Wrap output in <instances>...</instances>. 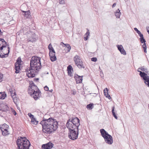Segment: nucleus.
I'll list each match as a JSON object with an SVG mask.
<instances>
[{
    "label": "nucleus",
    "instance_id": "1",
    "mask_svg": "<svg viewBox=\"0 0 149 149\" xmlns=\"http://www.w3.org/2000/svg\"><path fill=\"white\" fill-rule=\"evenodd\" d=\"M40 124L42 125L43 132L48 134L54 133L58 127V122L52 117L48 119L43 118Z\"/></svg>",
    "mask_w": 149,
    "mask_h": 149
},
{
    "label": "nucleus",
    "instance_id": "2",
    "mask_svg": "<svg viewBox=\"0 0 149 149\" xmlns=\"http://www.w3.org/2000/svg\"><path fill=\"white\" fill-rule=\"evenodd\" d=\"M41 58L37 56H33L30 60V67L27 70L26 73L29 78H33L35 77L36 74L41 68L40 62Z\"/></svg>",
    "mask_w": 149,
    "mask_h": 149
},
{
    "label": "nucleus",
    "instance_id": "3",
    "mask_svg": "<svg viewBox=\"0 0 149 149\" xmlns=\"http://www.w3.org/2000/svg\"><path fill=\"white\" fill-rule=\"evenodd\" d=\"M17 149H29L31 144L29 140L25 137H18L16 141Z\"/></svg>",
    "mask_w": 149,
    "mask_h": 149
},
{
    "label": "nucleus",
    "instance_id": "4",
    "mask_svg": "<svg viewBox=\"0 0 149 149\" xmlns=\"http://www.w3.org/2000/svg\"><path fill=\"white\" fill-rule=\"evenodd\" d=\"M28 92L36 100L40 97L39 95L40 94H41L40 91L36 85H32L29 86Z\"/></svg>",
    "mask_w": 149,
    "mask_h": 149
},
{
    "label": "nucleus",
    "instance_id": "5",
    "mask_svg": "<svg viewBox=\"0 0 149 149\" xmlns=\"http://www.w3.org/2000/svg\"><path fill=\"white\" fill-rule=\"evenodd\" d=\"M80 125V120L77 117H73L68 120L66 125L67 128H77L78 130Z\"/></svg>",
    "mask_w": 149,
    "mask_h": 149
},
{
    "label": "nucleus",
    "instance_id": "6",
    "mask_svg": "<svg viewBox=\"0 0 149 149\" xmlns=\"http://www.w3.org/2000/svg\"><path fill=\"white\" fill-rule=\"evenodd\" d=\"M69 130L68 136L69 138L72 140L77 139L79 134V129L77 128H68Z\"/></svg>",
    "mask_w": 149,
    "mask_h": 149
},
{
    "label": "nucleus",
    "instance_id": "7",
    "mask_svg": "<svg viewBox=\"0 0 149 149\" xmlns=\"http://www.w3.org/2000/svg\"><path fill=\"white\" fill-rule=\"evenodd\" d=\"M74 60L75 64L80 69L82 68L84 69L85 68L84 65L83 64V62L80 59V57L79 56L76 55L74 57Z\"/></svg>",
    "mask_w": 149,
    "mask_h": 149
},
{
    "label": "nucleus",
    "instance_id": "8",
    "mask_svg": "<svg viewBox=\"0 0 149 149\" xmlns=\"http://www.w3.org/2000/svg\"><path fill=\"white\" fill-rule=\"evenodd\" d=\"M139 68L137 70V71L139 72V75L142 79L144 80L145 84L149 87V76L147 74L144 72H142L139 70Z\"/></svg>",
    "mask_w": 149,
    "mask_h": 149
},
{
    "label": "nucleus",
    "instance_id": "9",
    "mask_svg": "<svg viewBox=\"0 0 149 149\" xmlns=\"http://www.w3.org/2000/svg\"><path fill=\"white\" fill-rule=\"evenodd\" d=\"M8 49V52L7 53L5 54L3 52V47L1 46L0 47V58H3L8 56V55L10 52V47H9L7 48Z\"/></svg>",
    "mask_w": 149,
    "mask_h": 149
},
{
    "label": "nucleus",
    "instance_id": "10",
    "mask_svg": "<svg viewBox=\"0 0 149 149\" xmlns=\"http://www.w3.org/2000/svg\"><path fill=\"white\" fill-rule=\"evenodd\" d=\"M54 144L49 142L45 144H43L42 146V149H50L53 147Z\"/></svg>",
    "mask_w": 149,
    "mask_h": 149
},
{
    "label": "nucleus",
    "instance_id": "11",
    "mask_svg": "<svg viewBox=\"0 0 149 149\" xmlns=\"http://www.w3.org/2000/svg\"><path fill=\"white\" fill-rule=\"evenodd\" d=\"M83 76H80L76 74H74V78L77 84L82 83V81Z\"/></svg>",
    "mask_w": 149,
    "mask_h": 149
},
{
    "label": "nucleus",
    "instance_id": "12",
    "mask_svg": "<svg viewBox=\"0 0 149 149\" xmlns=\"http://www.w3.org/2000/svg\"><path fill=\"white\" fill-rule=\"evenodd\" d=\"M105 141L108 144H111L113 142V139L112 136L110 135H108L106 138L104 139Z\"/></svg>",
    "mask_w": 149,
    "mask_h": 149
},
{
    "label": "nucleus",
    "instance_id": "13",
    "mask_svg": "<svg viewBox=\"0 0 149 149\" xmlns=\"http://www.w3.org/2000/svg\"><path fill=\"white\" fill-rule=\"evenodd\" d=\"M116 47L118 48V50L122 54L124 55H126V51L123 48L122 45H117Z\"/></svg>",
    "mask_w": 149,
    "mask_h": 149
},
{
    "label": "nucleus",
    "instance_id": "14",
    "mask_svg": "<svg viewBox=\"0 0 149 149\" xmlns=\"http://www.w3.org/2000/svg\"><path fill=\"white\" fill-rule=\"evenodd\" d=\"M100 132L102 136L104 139L106 138L109 134L103 129L100 130Z\"/></svg>",
    "mask_w": 149,
    "mask_h": 149
},
{
    "label": "nucleus",
    "instance_id": "15",
    "mask_svg": "<svg viewBox=\"0 0 149 149\" xmlns=\"http://www.w3.org/2000/svg\"><path fill=\"white\" fill-rule=\"evenodd\" d=\"M21 64H17V63H15V73H18L19 72V70H20V65Z\"/></svg>",
    "mask_w": 149,
    "mask_h": 149
},
{
    "label": "nucleus",
    "instance_id": "16",
    "mask_svg": "<svg viewBox=\"0 0 149 149\" xmlns=\"http://www.w3.org/2000/svg\"><path fill=\"white\" fill-rule=\"evenodd\" d=\"M2 110L4 111H6L9 109V108L6 104H1Z\"/></svg>",
    "mask_w": 149,
    "mask_h": 149
},
{
    "label": "nucleus",
    "instance_id": "17",
    "mask_svg": "<svg viewBox=\"0 0 149 149\" xmlns=\"http://www.w3.org/2000/svg\"><path fill=\"white\" fill-rule=\"evenodd\" d=\"M36 40V38L34 36L29 37L27 39L28 42H35Z\"/></svg>",
    "mask_w": 149,
    "mask_h": 149
},
{
    "label": "nucleus",
    "instance_id": "18",
    "mask_svg": "<svg viewBox=\"0 0 149 149\" xmlns=\"http://www.w3.org/2000/svg\"><path fill=\"white\" fill-rule=\"evenodd\" d=\"M6 96V94L5 92H0V99L3 100Z\"/></svg>",
    "mask_w": 149,
    "mask_h": 149
},
{
    "label": "nucleus",
    "instance_id": "19",
    "mask_svg": "<svg viewBox=\"0 0 149 149\" xmlns=\"http://www.w3.org/2000/svg\"><path fill=\"white\" fill-rule=\"evenodd\" d=\"M2 134L3 135L6 136L9 134V131L7 129H5L1 131Z\"/></svg>",
    "mask_w": 149,
    "mask_h": 149
},
{
    "label": "nucleus",
    "instance_id": "20",
    "mask_svg": "<svg viewBox=\"0 0 149 149\" xmlns=\"http://www.w3.org/2000/svg\"><path fill=\"white\" fill-rule=\"evenodd\" d=\"M8 126L6 124L0 125V128L1 131H2V130H3L5 129L8 128Z\"/></svg>",
    "mask_w": 149,
    "mask_h": 149
},
{
    "label": "nucleus",
    "instance_id": "21",
    "mask_svg": "<svg viewBox=\"0 0 149 149\" xmlns=\"http://www.w3.org/2000/svg\"><path fill=\"white\" fill-rule=\"evenodd\" d=\"M121 14V13L120 12V10L119 9H118L115 13V15L116 18H120Z\"/></svg>",
    "mask_w": 149,
    "mask_h": 149
},
{
    "label": "nucleus",
    "instance_id": "22",
    "mask_svg": "<svg viewBox=\"0 0 149 149\" xmlns=\"http://www.w3.org/2000/svg\"><path fill=\"white\" fill-rule=\"evenodd\" d=\"M24 17L26 18H30V12L29 10L26 11V12L24 14Z\"/></svg>",
    "mask_w": 149,
    "mask_h": 149
},
{
    "label": "nucleus",
    "instance_id": "23",
    "mask_svg": "<svg viewBox=\"0 0 149 149\" xmlns=\"http://www.w3.org/2000/svg\"><path fill=\"white\" fill-rule=\"evenodd\" d=\"M114 107H113L112 108V113L113 116L116 119H117L118 117L114 111Z\"/></svg>",
    "mask_w": 149,
    "mask_h": 149
},
{
    "label": "nucleus",
    "instance_id": "24",
    "mask_svg": "<svg viewBox=\"0 0 149 149\" xmlns=\"http://www.w3.org/2000/svg\"><path fill=\"white\" fill-rule=\"evenodd\" d=\"M38 122V121H37L36 119L34 117L31 119V122L33 124L36 125L37 124Z\"/></svg>",
    "mask_w": 149,
    "mask_h": 149
},
{
    "label": "nucleus",
    "instance_id": "25",
    "mask_svg": "<svg viewBox=\"0 0 149 149\" xmlns=\"http://www.w3.org/2000/svg\"><path fill=\"white\" fill-rule=\"evenodd\" d=\"M61 43H63L64 45H65L66 47H67V51H68V52H70V51L71 49V47L70 46V45H69L68 44H65L63 43V42H61Z\"/></svg>",
    "mask_w": 149,
    "mask_h": 149
},
{
    "label": "nucleus",
    "instance_id": "26",
    "mask_svg": "<svg viewBox=\"0 0 149 149\" xmlns=\"http://www.w3.org/2000/svg\"><path fill=\"white\" fill-rule=\"evenodd\" d=\"M86 107L88 109H92L93 108V103L89 104L87 105Z\"/></svg>",
    "mask_w": 149,
    "mask_h": 149
},
{
    "label": "nucleus",
    "instance_id": "27",
    "mask_svg": "<svg viewBox=\"0 0 149 149\" xmlns=\"http://www.w3.org/2000/svg\"><path fill=\"white\" fill-rule=\"evenodd\" d=\"M50 59L53 62L56 60V58L55 55H53L52 56H50Z\"/></svg>",
    "mask_w": 149,
    "mask_h": 149
},
{
    "label": "nucleus",
    "instance_id": "28",
    "mask_svg": "<svg viewBox=\"0 0 149 149\" xmlns=\"http://www.w3.org/2000/svg\"><path fill=\"white\" fill-rule=\"evenodd\" d=\"M139 69H140L141 70H142V71L143 72H144L145 73H148V70L146 69H145L143 67H140L139 68Z\"/></svg>",
    "mask_w": 149,
    "mask_h": 149
},
{
    "label": "nucleus",
    "instance_id": "29",
    "mask_svg": "<svg viewBox=\"0 0 149 149\" xmlns=\"http://www.w3.org/2000/svg\"><path fill=\"white\" fill-rule=\"evenodd\" d=\"M12 90H11V91L10 90V93L11 96L12 98H13V97H15L16 96V94L15 92H14V93H13L12 92Z\"/></svg>",
    "mask_w": 149,
    "mask_h": 149
},
{
    "label": "nucleus",
    "instance_id": "30",
    "mask_svg": "<svg viewBox=\"0 0 149 149\" xmlns=\"http://www.w3.org/2000/svg\"><path fill=\"white\" fill-rule=\"evenodd\" d=\"M142 47L143 48L144 52L145 53H147L146 49L147 47L146 45V44H143L142 45Z\"/></svg>",
    "mask_w": 149,
    "mask_h": 149
},
{
    "label": "nucleus",
    "instance_id": "31",
    "mask_svg": "<svg viewBox=\"0 0 149 149\" xmlns=\"http://www.w3.org/2000/svg\"><path fill=\"white\" fill-rule=\"evenodd\" d=\"M21 62H22V61L21 58L19 57L17 59V62L15 63H17V64H21Z\"/></svg>",
    "mask_w": 149,
    "mask_h": 149
},
{
    "label": "nucleus",
    "instance_id": "32",
    "mask_svg": "<svg viewBox=\"0 0 149 149\" xmlns=\"http://www.w3.org/2000/svg\"><path fill=\"white\" fill-rule=\"evenodd\" d=\"M72 71L73 72V68L71 65H69L67 67V71Z\"/></svg>",
    "mask_w": 149,
    "mask_h": 149
},
{
    "label": "nucleus",
    "instance_id": "33",
    "mask_svg": "<svg viewBox=\"0 0 149 149\" xmlns=\"http://www.w3.org/2000/svg\"><path fill=\"white\" fill-rule=\"evenodd\" d=\"M140 40V41L142 43L145 44L146 43L145 42H146V41L144 39V37L143 38H140L139 39Z\"/></svg>",
    "mask_w": 149,
    "mask_h": 149
},
{
    "label": "nucleus",
    "instance_id": "34",
    "mask_svg": "<svg viewBox=\"0 0 149 149\" xmlns=\"http://www.w3.org/2000/svg\"><path fill=\"white\" fill-rule=\"evenodd\" d=\"M108 89L107 88H105V89L104 90V92L105 96H106V94L107 93H108Z\"/></svg>",
    "mask_w": 149,
    "mask_h": 149
},
{
    "label": "nucleus",
    "instance_id": "35",
    "mask_svg": "<svg viewBox=\"0 0 149 149\" xmlns=\"http://www.w3.org/2000/svg\"><path fill=\"white\" fill-rule=\"evenodd\" d=\"M28 115L31 119L34 117V116L30 113H28Z\"/></svg>",
    "mask_w": 149,
    "mask_h": 149
},
{
    "label": "nucleus",
    "instance_id": "36",
    "mask_svg": "<svg viewBox=\"0 0 149 149\" xmlns=\"http://www.w3.org/2000/svg\"><path fill=\"white\" fill-rule=\"evenodd\" d=\"M72 71H68V75L70 77H72Z\"/></svg>",
    "mask_w": 149,
    "mask_h": 149
},
{
    "label": "nucleus",
    "instance_id": "37",
    "mask_svg": "<svg viewBox=\"0 0 149 149\" xmlns=\"http://www.w3.org/2000/svg\"><path fill=\"white\" fill-rule=\"evenodd\" d=\"M91 61L93 62H96L97 61V58L96 57H93L91 58Z\"/></svg>",
    "mask_w": 149,
    "mask_h": 149
},
{
    "label": "nucleus",
    "instance_id": "38",
    "mask_svg": "<svg viewBox=\"0 0 149 149\" xmlns=\"http://www.w3.org/2000/svg\"><path fill=\"white\" fill-rule=\"evenodd\" d=\"M134 30L136 32V33L138 34L141 32L139 30L136 28H134Z\"/></svg>",
    "mask_w": 149,
    "mask_h": 149
},
{
    "label": "nucleus",
    "instance_id": "39",
    "mask_svg": "<svg viewBox=\"0 0 149 149\" xmlns=\"http://www.w3.org/2000/svg\"><path fill=\"white\" fill-rule=\"evenodd\" d=\"M1 46L2 47H3V48H5V47H6V46L7 47H9V45H8V44H7L6 42V43L5 44H4V45H2Z\"/></svg>",
    "mask_w": 149,
    "mask_h": 149
},
{
    "label": "nucleus",
    "instance_id": "40",
    "mask_svg": "<svg viewBox=\"0 0 149 149\" xmlns=\"http://www.w3.org/2000/svg\"><path fill=\"white\" fill-rule=\"evenodd\" d=\"M49 52H52L53 53H55V51L54 49V48H53L52 49H50V50H49Z\"/></svg>",
    "mask_w": 149,
    "mask_h": 149
},
{
    "label": "nucleus",
    "instance_id": "41",
    "mask_svg": "<svg viewBox=\"0 0 149 149\" xmlns=\"http://www.w3.org/2000/svg\"><path fill=\"white\" fill-rule=\"evenodd\" d=\"M48 48L49 50H50V49H52L53 48L51 43H50L49 44L48 46Z\"/></svg>",
    "mask_w": 149,
    "mask_h": 149
},
{
    "label": "nucleus",
    "instance_id": "42",
    "mask_svg": "<svg viewBox=\"0 0 149 149\" xmlns=\"http://www.w3.org/2000/svg\"><path fill=\"white\" fill-rule=\"evenodd\" d=\"M106 97L108 98L109 99H110L111 98V97L110 95L108 94V93H107L106 94Z\"/></svg>",
    "mask_w": 149,
    "mask_h": 149
},
{
    "label": "nucleus",
    "instance_id": "43",
    "mask_svg": "<svg viewBox=\"0 0 149 149\" xmlns=\"http://www.w3.org/2000/svg\"><path fill=\"white\" fill-rule=\"evenodd\" d=\"M3 74L0 73V82L2 81Z\"/></svg>",
    "mask_w": 149,
    "mask_h": 149
},
{
    "label": "nucleus",
    "instance_id": "44",
    "mask_svg": "<svg viewBox=\"0 0 149 149\" xmlns=\"http://www.w3.org/2000/svg\"><path fill=\"white\" fill-rule=\"evenodd\" d=\"M44 90L46 91H49V88L47 86H45L44 87Z\"/></svg>",
    "mask_w": 149,
    "mask_h": 149
},
{
    "label": "nucleus",
    "instance_id": "45",
    "mask_svg": "<svg viewBox=\"0 0 149 149\" xmlns=\"http://www.w3.org/2000/svg\"><path fill=\"white\" fill-rule=\"evenodd\" d=\"M139 36L140 37V38H143V36L141 32L140 33L138 34Z\"/></svg>",
    "mask_w": 149,
    "mask_h": 149
},
{
    "label": "nucleus",
    "instance_id": "46",
    "mask_svg": "<svg viewBox=\"0 0 149 149\" xmlns=\"http://www.w3.org/2000/svg\"><path fill=\"white\" fill-rule=\"evenodd\" d=\"M12 98L13 100V102H14L15 103V102H17V98L16 97V96L15 97H13V98Z\"/></svg>",
    "mask_w": 149,
    "mask_h": 149
},
{
    "label": "nucleus",
    "instance_id": "47",
    "mask_svg": "<svg viewBox=\"0 0 149 149\" xmlns=\"http://www.w3.org/2000/svg\"><path fill=\"white\" fill-rule=\"evenodd\" d=\"M49 57L50 56H52L53 55H55V53H53L52 52H49Z\"/></svg>",
    "mask_w": 149,
    "mask_h": 149
},
{
    "label": "nucleus",
    "instance_id": "48",
    "mask_svg": "<svg viewBox=\"0 0 149 149\" xmlns=\"http://www.w3.org/2000/svg\"><path fill=\"white\" fill-rule=\"evenodd\" d=\"M64 0H61L59 1V3L60 4H63L64 3Z\"/></svg>",
    "mask_w": 149,
    "mask_h": 149
},
{
    "label": "nucleus",
    "instance_id": "49",
    "mask_svg": "<svg viewBox=\"0 0 149 149\" xmlns=\"http://www.w3.org/2000/svg\"><path fill=\"white\" fill-rule=\"evenodd\" d=\"M39 79L38 78H34L33 79V81L36 82H38V81Z\"/></svg>",
    "mask_w": 149,
    "mask_h": 149
},
{
    "label": "nucleus",
    "instance_id": "50",
    "mask_svg": "<svg viewBox=\"0 0 149 149\" xmlns=\"http://www.w3.org/2000/svg\"><path fill=\"white\" fill-rule=\"evenodd\" d=\"M72 94L74 95H75L76 93V91L75 90H72Z\"/></svg>",
    "mask_w": 149,
    "mask_h": 149
},
{
    "label": "nucleus",
    "instance_id": "51",
    "mask_svg": "<svg viewBox=\"0 0 149 149\" xmlns=\"http://www.w3.org/2000/svg\"><path fill=\"white\" fill-rule=\"evenodd\" d=\"M90 34V32H89V30H88V31H87L86 33V35L87 36H88Z\"/></svg>",
    "mask_w": 149,
    "mask_h": 149
},
{
    "label": "nucleus",
    "instance_id": "52",
    "mask_svg": "<svg viewBox=\"0 0 149 149\" xmlns=\"http://www.w3.org/2000/svg\"><path fill=\"white\" fill-rule=\"evenodd\" d=\"M12 112H13V114L14 115H16V114H17L16 112L14 110H13V111Z\"/></svg>",
    "mask_w": 149,
    "mask_h": 149
},
{
    "label": "nucleus",
    "instance_id": "53",
    "mask_svg": "<svg viewBox=\"0 0 149 149\" xmlns=\"http://www.w3.org/2000/svg\"><path fill=\"white\" fill-rule=\"evenodd\" d=\"M88 38V36H87L86 37L84 38V39L85 40H87Z\"/></svg>",
    "mask_w": 149,
    "mask_h": 149
},
{
    "label": "nucleus",
    "instance_id": "54",
    "mask_svg": "<svg viewBox=\"0 0 149 149\" xmlns=\"http://www.w3.org/2000/svg\"><path fill=\"white\" fill-rule=\"evenodd\" d=\"M147 32L148 33V34H149V30H148V29H149V27H147L146 28Z\"/></svg>",
    "mask_w": 149,
    "mask_h": 149
},
{
    "label": "nucleus",
    "instance_id": "55",
    "mask_svg": "<svg viewBox=\"0 0 149 149\" xmlns=\"http://www.w3.org/2000/svg\"><path fill=\"white\" fill-rule=\"evenodd\" d=\"M30 84L31 86L32 85H35L33 81H32L31 83L30 82Z\"/></svg>",
    "mask_w": 149,
    "mask_h": 149
},
{
    "label": "nucleus",
    "instance_id": "56",
    "mask_svg": "<svg viewBox=\"0 0 149 149\" xmlns=\"http://www.w3.org/2000/svg\"><path fill=\"white\" fill-rule=\"evenodd\" d=\"M116 5V3H113L112 5V7L113 8L114 7H115Z\"/></svg>",
    "mask_w": 149,
    "mask_h": 149
},
{
    "label": "nucleus",
    "instance_id": "57",
    "mask_svg": "<svg viewBox=\"0 0 149 149\" xmlns=\"http://www.w3.org/2000/svg\"><path fill=\"white\" fill-rule=\"evenodd\" d=\"M26 12V11H24V10H22V12L23 13H24V14H25Z\"/></svg>",
    "mask_w": 149,
    "mask_h": 149
},
{
    "label": "nucleus",
    "instance_id": "58",
    "mask_svg": "<svg viewBox=\"0 0 149 149\" xmlns=\"http://www.w3.org/2000/svg\"><path fill=\"white\" fill-rule=\"evenodd\" d=\"M49 91L50 92H52L53 91V90L52 89H51V90H49L48 91Z\"/></svg>",
    "mask_w": 149,
    "mask_h": 149
}]
</instances>
